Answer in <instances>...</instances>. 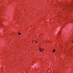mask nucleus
Masks as SVG:
<instances>
[{"mask_svg": "<svg viewBox=\"0 0 73 73\" xmlns=\"http://www.w3.org/2000/svg\"><path fill=\"white\" fill-rule=\"evenodd\" d=\"M18 35H21V33H18Z\"/></svg>", "mask_w": 73, "mask_h": 73, "instance_id": "obj_1", "label": "nucleus"}, {"mask_svg": "<svg viewBox=\"0 0 73 73\" xmlns=\"http://www.w3.org/2000/svg\"><path fill=\"white\" fill-rule=\"evenodd\" d=\"M42 50L41 49V50H40V52H42Z\"/></svg>", "mask_w": 73, "mask_h": 73, "instance_id": "obj_2", "label": "nucleus"}, {"mask_svg": "<svg viewBox=\"0 0 73 73\" xmlns=\"http://www.w3.org/2000/svg\"><path fill=\"white\" fill-rule=\"evenodd\" d=\"M53 51H54V52H56V50H55V49H54L53 50Z\"/></svg>", "mask_w": 73, "mask_h": 73, "instance_id": "obj_3", "label": "nucleus"}, {"mask_svg": "<svg viewBox=\"0 0 73 73\" xmlns=\"http://www.w3.org/2000/svg\"><path fill=\"white\" fill-rule=\"evenodd\" d=\"M40 49H41V50L42 49L41 48H39V50H40Z\"/></svg>", "mask_w": 73, "mask_h": 73, "instance_id": "obj_4", "label": "nucleus"}, {"mask_svg": "<svg viewBox=\"0 0 73 73\" xmlns=\"http://www.w3.org/2000/svg\"><path fill=\"white\" fill-rule=\"evenodd\" d=\"M40 49H41V50L42 49L41 48H39V50H40Z\"/></svg>", "mask_w": 73, "mask_h": 73, "instance_id": "obj_5", "label": "nucleus"}, {"mask_svg": "<svg viewBox=\"0 0 73 73\" xmlns=\"http://www.w3.org/2000/svg\"><path fill=\"white\" fill-rule=\"evenodd\" d=\"M37 42H38L37 41H36L35 43H37Z\"/></svg>", "mask_w": 73, "mask_h": 73, "instance_id": "obj_6", "label": "nucleus"}, {"mask_svg": "<svg viewBox=\"0 0 73 73\" xmlns=\"http://www.w3.org/2000/svg\"><path fill=\"white\" fill-rule=\"evenodd\" d=\"M53 53H54V51H53Z\"/></svg>", "mask_w": 73, "mask_h": 73, "instance_id": "obj_7", "label": "nucleus"}, {"mask_svg": "<svg viewBox=\"0 0 73 73\" xmlns=\"http://www.w3.org/2000/svg\"><path fill=\"white\" fill-rule=\"evenodd\" d=\"M33 41H34V40H33Z\"/></svg>", "mask_w": 73, "mask_h": 73, "instance_id": "obj_8", "label": "nucleus"}, {"mask_svg": "<svg viewBox=\"0 0 73 73\" xmlns=\"http://www.w3.org/2000/svg\"><path fill=\"white\" fill-rule=\"evenodd\" d=\"M72 42H73V41H72Z\"/></svg>", "mask_w": 73, "mask_h": 73, "instance_id": "obj_9", "label": "nucleus"}, {"mask_svg": "<svg viewBox=\"0 0 73 73\" xmlns=\"http://www.w3.org/2000/svg\"><path fill=\"white\" fill-rule=\"evenodd\" d=\"M35 41H36V40H35Z\"/></svg>", "mask_w": 73, "mask_h": 73, "instance_id": "obj_10", "label": "nucleus"}, {"mask_svg": "<svg viewBox=\"0 0 73 73\" xmlns=\"http://www.w3.org/2000/svg\"><path fill=\"white\" fill-rule=\"evenodd\" d=\"M43 50H44V49H43Z\"/></svg>", "mask_w": 73, "mask_h": 73, "instance_id": "obj_11", "label": "nucleus"}]
</instances>
